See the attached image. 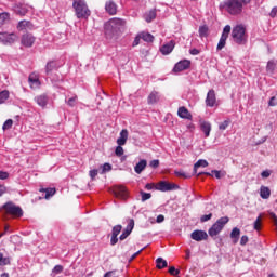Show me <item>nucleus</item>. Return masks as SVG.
<instances>
[{
	"label": "nucleus",
	"mask_w": 277,
	"mask_h": 277,
	"mask_svg": "<svg viewBox=\"0 0 277 277\" xmlns=\"http://www.w3.org/2000/svg\"><path fill=\"white\" fill-rule=\"evenodd\" d=\"M10 21V13L0 14V25H5V22Z\"/></svg>",
	"instance_id": "obj_43"
},
{
	"label": "nucleus",
	"mask_w": 277,
	"mask_h": 277,
	"mask_svg": "<svg viewBox=\"0 0 277 277\" xmlns=\"http://www.w3.org/2000/svg\"><path fill=\"white\" fill-rule=\"evenodd\" d=\"M155 187V184H153V183H147L146 185H145V189H147V190H150V189H153Z\"/></svg>",
	"instance_id": "obj_64"
},
{
	"label": "nucleus",
	"mask_w": 277,
	"mask_h": 277,
	"mask_svg": "<svg viewBox=\"0 0 277 277\" xmlns=\"http://www.w3.org/2000/svg\"><path fill=\"white\" fill-rule=\"evenodd\" d=\"M190 55H200V50L194 48L189 50Z\"/></svg>",
	"instance_id": "obj_62"
},
{
	"label": "nucleus",
	"mask_w": 277,
	"mask_h": 277,
	"mask_svg": "<svg viewBox=\"0 0 277 277\" xmlns=\"http://www.w3.org/2000/svg\"><path fill=\"white\" fill-rule=\"evenodd\" d=\"M159 101V92L153 91L148 97H147V103L148 105H155Z\"/></svg>",
	"instance_id": "obj_28"
},
{
	"label": "nucleus",
	"mask_w": 277,
	"mask_h": 277,
	"mask_svg": "<svg viewBox=\"0 0 277 277\" xmlns=\"http://www.w3.org/2000/svg\"><path fill=\"white\" fill-rule=\"evenodd\" d=\"M276 105H277L276 96L271 97V100L268 101V107H276Z\"/></svg>",
	"instance_id": "obj_52"
},
{
	"label": "nucleus",
	"mask_w": 277,
	"mask_h": 277,
	"mask_svg": "<svg viewBox=\"0 0 277 277\" xmlns=\"http://www.w3.org/2000/svg\"><path fill=\"white\" fill-rule=\"evenodd\" d=\"M174 47H175V43L173 40H171L170 42L163 44L160 48V52L162 53V55H170L172 51H174Z\"/></svg>",
	"instance_id": "obj_19"
},
{
	"label": "nucleus",
	"mask_w": 277,
	"mask_h": 277,
	"mask_svg": "<svg viewBox=\"0 0 277 277\" xmlns=\"http://www.w3.org/2000/svg\"><path fill=\"white\" fill-rule=\"evenodd\" d=\"M252 0H225L223 5L232 16H239L243 12L246 5H250Z\"/></svg>",
	"instance_id": "obj_1"
},
{
	"label": "nucleus",
	"mask_w": 277,
	"mask_h": 277,
	"mask_svg": "<svg viewBox=\"0 0 277 277\" xmlns=\"http://www.w3.org/2000/svg\"><path fill=\"white\" fill-rule=\"evenodd\" d=\"M133 228H135V221L133 219H130L128 221L127 227L123 229L122 234L119 236L120 241H124L131 233H133Z\"/></svg>",
	"instance_id": "obj_11"
},
{
	"label": "nucleus",
	"mask_w": 277,
	"mask_h": 277,
	"mask_svg": "<svg viewBox=\"0 0 277 277\" xmlns=\"http://www.w3.org/2000/svg\"><path fill=\"white\" fill-rule=\"evenodd\" d=\"M106 172H111V164L109 162H106L101 166L100 174H106Z\"/></svg>",
	"instance_id": "obj_38"
},
{
	"label": "nucleus",
	"mask_w": 277,
	"mask_h": 277,
	"mask_svg": "<svg viewBox=\"0 0 277 277\" xmlns=\"http://www.w3.org/2000/svg\"><path fill=\"white\" fill-rule=\"evenodd\" d=\"M239 235H241V229L238 227H234L230 233V238L234 239V243H237L239 241Z\"/></svg>",
	"instance_id": "obj_31"
},
{
	"label": "nucleus",
	"mask_w": 277,
	"mask_h": 277,
	"mask_svg": "<svg viewBox=\"0 0 277 277\" xmlns=\"http://www.w3.org/2000/svg\"><path fill=\"white\" fill-rule=\"evenodd\" d=\"M31 27H34V25L31 24V22L29 21H19L17 24V29L18 31H23L25 29H31Z\"/></svg>",
	"instance_id": "obj_27"
},
{
	"label": "nucleus",
	"mask_w": 277,
	"mask_h": 277,
	"mask_svg": "<svg viewBox=\"0 0 277 277\" xmlns=\"http://www.w3.org/2000/svg\"><path fill=\"white\" fill-rule=\"evenodd\" d=\"M13 124L14 121L12 119H8L2 126L3 131H8V129H11Z\"/></svg>",
	"instance_id": "obj_45"
},
{
	"label": "nucleus",
	"mask_w": 277,
	"mask_h": 277,
	"mask_svg": "<svg viewBox=\"0 0 277 277\" xmlns=\"http://www.w3.org/2000/svg\"><path fill=\"white\" fill-rule=\"evenodd\" d=\"M29 4H25L23 2H18L15 5H13V12H15V14H18L19 16H25L27 14V12H29Z\"/></svg>",
	"instance_id": "obj_13"
},
{
	"label": "nucleus",
	"mask_w": 277,
	"mask_h": 277,
	"mask_svg": "<svg viewBox=\"0 0 277 277\" xmlns=\"http://www.w3.org/2000/svg\"><path fill=\"white\" fill-rule=\"evenodd\" d=\"M11 260L10 258L3 256V253L0 252V267H3L5 265H10Z\"/></svg>",
	"instance_id": "obj_39"
},
{
	"label": "nucleus",
	"mask_w": 277,
	"mask_h": 277,
	"mask_svg": "<svg viewBox=\"0 0 277 277\" xmlns=\"http://www.w3.org/2000/svg\"><path fill=\"white\" fill-rule=\"evenodd\" d=\"M36 42V38L34 35L26 32L22 36L21 44L22 47H25L26 49H31Z\"/></svg>",
	"instance_id": "obj_9"
},
{
	"label": "nucleus",
	"mask_w": 277,
	"mask_h": 277,
	"mask_svg": "<svg viewBox=\"0 0 277 277\" xmlns=\"http://www.w3.org/2000/svg\"><path fill=\"white\" fill-rule=\"evenodd\" d=\"M166 221V216H163V214H160L157 216L156 222L157 224H161V222Z\"/></svg>",
	"instance_id": "obj_61"
},
{
	"label": "nucleus",
	"mask_w": 277,
	"mask_h": 277,
	"mask_svg": "<svg viewBox=\"0 0 277 277\" xmlns=\"http://www.w3.org/2000/svg\"><path fill=\"white\" fill-rule=\"evenodd\" d=\"M123 25L124 21L120 18H113L106 25V34L110 30L114 36V34H118V31H120V27H122Z\"/></svg>",
	"instance_id": "obj_8"
},
{
	"label": "nucleus",
	"mask_w": 277,
	"mask_h": 277,
	"mask_svg": "<svg viewBox=\"0 0 277 277\" xmlns=\"http://www.w3.org/2000/svg\"><path fill=\"white\" fill-rule=\"evenodd\" d=\"M66 103L69 107H75L77 105V96L70 97Z\"/></svg>",
	"instance_id": "obj_49"
},
{
	"label": "nucleus",
	"mask_w": 277,
	"mask_h": 277,
	"mask_svg": "<svg viewBox=\"0 0 277 277\" xmlns=\"http://www.w3.org/2000/svg\"><path fill=\"white\" fill-rule=\"evenodd\" d=\"M228 216H222L220 217L212 226L211 228L208 230V234L210 235V237H217V235H220V233H222L224 226H226V224H228Z\"/></svg>",
	"instance_id": "obj_4"
},
{
	"label": "nucleus",
	"mask_w": 277,
	"mask_h": 277,
	"mask_svg": "<svg viewBox=\"0 0 277 277\" xmlns=\"http://www.w3.org/2000/svg\"><path fill=\"white\" fill-rule=\"evenodd\" d=\"M150 198H153V195L150 193H145L144 190H141L142 202H146V200H150Z\"/></svg>",
	"instance_id": "obj_42"
},
{
	"label": "nucleus",
	"mask_w": 277,
	"mask_h": 277,
	"mask_svg": "<svg viewBox=\"0 0 277 277\" xmlns=\"http://www.w3.org/2000/svg\"><path fill=\"white\" fill-rule=\"evenodd\" d=\"M28 83L31 90H39V88L42 85V82H40V76H38L36 72L29 75Z\"/></svg>",
	"instance_id": "obj_10"
},
{
	"label": "nucleus",
	"mask_w": 277,
	"mask_h": 277,
	"mask_svg": "<svg viewBox=\"0 0 277 277\" xmlns=\"http://www.w3.org/2000/svg\"><path fill=\"white\" fill-rule=\"evenodd\" d=\"M156 267L158 269H164V267H168V261L163 260V258H158L156 260Z\"/></svg>",
	"instance_id": "obj_34"
},
{
	"label": "nucleus",
	"mask_w": 277,
	"mask_h": 277,
	"mask_svg": "<svg viewBox=\"0 0 277 277\" xmlns=\"http://www.w3.org/2000/svg\"><path fill=\"white\" fill-rule=\"evenodd\" d=\"M55 188H45L44 193H45V200H49V198L55 196Z\"/></svg>",
	"instance_id": "obj_41"
},
{
	"label": "nucleus",
	"mask_w": 277,
	"mask_h": 277,
	"mask_svg": "<svg viewBox=\"0 0 277 277\" xmlns=\"http://www.w3.org/2000/svg\"><path fill=\"white\" fill-rule=\"evenodd\" d=\"M261 176H262V179H269V176H272V171H269V170H264V171L261 173Z\"/></svg>",
	"instance_id": "obj_53"
},
{
	"label": "nucleus",
	"mask_w": 277,
	"mask_h": 277,
	"mask_svg": "<svg viewBox=\"0 0 277 277\" xmlns=\"http://www.w3.org/2000/svg\"><path fill=\"white\" fill-rule=\"evenodd\" d=\"M249 239L248 236H242L240 239V246H246V243H248Z\"/></svg>",
	"instance_id": "obj_60"
},
{
	"label": "nucleus",
	"mask_w": 277,
	"mask_h": 277,
	"mask_svg": "<svg viewBox=\"0 0 277 277\" xmlns=\"http://www.w3.org/2000/svg\"><path fill=\"white\" fill-rule=\"evenodd\" d=\"M271 18H276L277 16V6H274L269 13Z\"/></svg>",
	"instance_id": "obj_59"
},
{
	"label": "nucleus",
	"mask_w": 277,
	"mask_h": 277,
	"mask_svg": "<svg viewBox=\"0 0 277 277\" xmlns=\"http://www.w3.org/2000/svg\"><path fill=\"white\" fill-rule=\"evenodd\" d=\"M277 61L271 60L267 62L266 65V72H271V75H274V70H276Z\"/></svg>",
	"instance_id": "obj_30"
},
{
	"label": "nucleus",
	"mask_w": 277,
	"mask_h": 277,
	"mask_svg": "<svg viewBox=\"0 0 277 277\" xmlns=\"http://www.w3.org/2000/svg\"><path fill=\"white\" fill-rule=\"evenodd\" d=\"M215 103H217V97H215V90H209L206 97L207 107H215Z\"/></svg>",
	"instance_id": "obj_16"
},
{
	"label": "nucleus",
	"mask_w": 277,
	"mask_h": 277,
	"mask_svg": "<svg viewBox=\"0 0 277 277\" xmlns=\"http://www.w3.org/2000/svg\"><path fill=\"white\" fill-rule=\"evenodd\" d=\"M169 274H171V276H179V274H181V271L176 269V267L171 266L169 268Z\"/></svg>",
	"instance_id": "obj_50"
},
{
	"label": "nucleus",
	"mask_w": 277,
	"mask_h": 277,
	"mask_svg": "<svg viewBox=\"0 0 277 277\" xmlns=\"http://www.w3.org/2000/svg\"><path fill=\"white\" fill-rule=\"evenodd\" d=\"M141 40L144 42H154L155 37L150 32H141Z\"/></svg>",
	"instance_id": "obj_33"
},
{
	"label": "nucleus",
	"mask_w": 277,
	"mask_h": 277,
	"mask_svg": "<svg viewBox=\"0 0 277 277\" xmlns=\"http://www.w3.org/2000/svg\"><path fill=\"white\" fill-rule=\"evenodd\" d=\"M155 18H157V11L155 10L149 11L145 16L146 23H153Z\"/></svg>",
	"instance_id": "obj_35"
},
{
	"label": "nucleus",
	"mask_w": 277,
	"mask_h": 277,
	"mask_svg": "<svg viewBox=\"0 0 277 277\" xmlns=\"http://www.w3.org/2000/svg\"><path fill=\"white\" fill-rule=\"evenodd\" d=\"M64 272V266L62 265H55L52 269V274H62Z\"/></svg>",
	"instance_id": "obj_48"
},
{
	"label": "nucleus",
	"mask_w": 277,
	"mask_h": 277,
	"mask_svg": "<svg viewBox=\"0 0 277 277\" xmlns=\"http://www.w3.org/2000/svg\"><path fill=\"white\" fill-rule=\"evenodd\" d=\"M116 157H122L124 155V148H122V145H118L115 149Z\"/></svg>",
	"instance_id": "obj_44"
},
{
	"label": "nucleus",
	"mask_w": 277,
	"mask_h": 277,
	"mask_svg": "<svg viewBox=\"0 0 277 277\" xmlns=\"http://www.w3.org/2000/svg\"><path fill=\"white\" fill-rule=\"evenodd\" d=\"M253 228L254 230H261V214L254 221Z\"/></svg>",
	"instance_id": "obj_47"
},
{
	"label": "nucleus",
	"mask_w": 277,
	"mask_h": 277,
	"mask_svg": "<svg viewBox=\"0 0 277 277\" xmlns=\"http://www.w3.org/2000/svg\"><path fill=\"white\" fill-rule=\"evenodd\" d=\"M122 233V225H115L111 230L110 246L118 243V235Z\"/></svg>",
	"instance_id": "obj_15"
},
{
	"label": "nucleus",
	"mask_w": 277,
	"mask_h": 277,
	"mask_svg": "<svg viewBox=\"0 0 277 277\" xmlns=\"http://www.w3.org/2000/svg\"><path fill=\"white\" fill-rule=\"evenodd\" d=\"M209 235L205 230L196 229L190 234V238L194 239V241H205Z\"/></svg>",
	"instance_id": "obj_17"
},
{
	"label": "nucleus",
	"mask_w": 277,
	"mask_h": 277,
	"mask_svg": "<svg viewBox=\"0 0 277 277\" xmlns=\"http://www.w3.org/2000/svg\"><path fill=\"white\" fill-rule=\"evenodd\" d=\"M129 140V131L127 129L121 130L120 137L117 138L118 146H124Z\"/></svg>",
	"instance_id": "obj_21"
},
{
	"label": "nucleus",
	"mask_w": 277,
	"mask_h": 277,
	"mask_svg": "<svg viewBox=\"0 0 277 277\" xmlns=\"http://www.w3.org/2000/svg\"><path fill=\"white\" fill-rule=\"evenodd\" d=\"M230 25H226L224 28H223V32H222V37H225V38H228V36H230Z\"/></svg>",
	"instance_id": "obj_46"
},
{
	"label": "nucleus",
	"mask_w": 277,
	"mask_h": 277,
	"mask_svg": "<svg viewBox=\"0 0 277 277\" xmlns=\"http://www.w3.org/2000/svg\"><path fill=\"white\" fill-rule=\"evenodd\" d=\"M105 10L110 16H114L118 12V5L113 0H109L105 4Z\"/></svg>",
	"instance_id": "obj_20"
},
{
	"label": "nucleus",
	"mask_w": 277,
	"mask_h": 277,
	"mask_svg": "<svg viewBox=\"0 0 277 277\" xmlns=\"http://www.w3.org/2000/svg\"><path fill=\"white\" fill-rule=\"evenodd\" d=\"M209 166V162L205 159H199L195 164H194V173L198 174V168H207Z\"/></svg>",
	"instance_id": "obj_29"
},
{
	"label": "nucleus",
	"mask_w": 277,
	"mask_h": 277,
	"mask_svg": "<svg viewBox=\"0 0 277 277\" xmlns=\"http://www.w3.org/2000/svg\"><path fill=\"white\" fill-rule=\"evenodd\" d=\"M146 166H148V161H146V159L140 160L136 163V166L134 167V172L136 174H142V172H144V170H146Z\"/></svg>",
	"instance_id": "obj_24"
},
{
	"label": "nucleus",
	"mask_w": 277,
	"mask_h": 277,
	"mask_svg": "<svg viewBox=\"0 0 277 277\" xmlns=\"http://www.w3.org/2000/svg\"><path fill=\"white\" fill-rule=\"evenodd\" d=\"M3 209L6 211L9 215H13L14 217H23V208L16 206L12 201L6 202L3 206Z\"/></svg>",
	"instance_id": "obj_5"
},
{
	"label": "nucleus",
	"mask_w": 277,
	"mask_h": 277,
	"mask_svg": "<svg viewBox=\"0 0 277 277\" xmlns=\"http://www.w3.org/2000/svg\"><path fill=\"white\" fill-rule=\"evenodd\" d=\"M96 176H98V170L93 169L90 171V177L92 179V181H94V179H96Z\"/></svg>",
	"instance_id": "obj_55"
},
{
	"label": "nucleus",
	"mask_w": 277,
	"mask_h": 277,
	"mask_svg": "<svg viewBox=\"0 0 277 277\" xmlns=\"http://www.w3.org/2000/svg\"><path fill=\"white\" fill-rule=\"evenodd\" d=\"M201 131L205 133L206 137H209L211 135V122L209 121H202L200 123Z\"/></svg>",
	"instance_id": "obj_26"
},
{
	"label": "nucleus",
	"mask_w": 277,
	"mask_h": 277,
	"mask_svg": "<svg viewBox=\"0 0 277 277\" xmlns=\"http://www.w3.org/2000/svg\"><path fill=\"white\" fill-rule=\"evenodd\" d=\"M190 66H192V61L182 60L174 65L173 72H183V70H188Z\"/></svg>",
	"instance_id": "obj_12"
},
{
	"label": "nucleus",
	"mask_w": 277,
	"mask_h": 277,
	"mask_svg": "<svg viewBox=\"0 0 277 277\" xmlns=\"http://www.w3.org/2000/svg\"><path fill=\"white\" fill-rule=\"evenodd\" d=\"M114 195L116 198H121V200H127L129 198V190L124 186H116L114 188Z\"/></svg>",
	"instance_id": "obj_14"
},
{
	"label": "nucleus",
	"mask_w": 277,
	"mask_h": 277,
	"mask_svg": "<svg viewBox=\"0 0 277 277\" xmlns=\"http://www.w3.org/2000/svg\"><path fill=\"white\" fill-rule=\"evenodd\" d=\"M226 40H228V38L221 36L217 47H216V51H222V49H224V47H226Z\"/></svg>",
	"instance_id": "obj_37"
},
{
	"label": "nucleus",
	"mask_w": 277,
	"mask_h": 277,
	"mask_svg": "<svg viewBox=\"0 0 277 277\" xmlns=\"http://www.w3.org/2000/svg\"><path fill=\"white\" fill-rule=\"evenodd\" d=\"M8 179H10V173L5 171H0V181H5Z\"/></svg>",
	"instance_id": "obj_51"
},
{
	"label": "nucleus",
	"mask_w": 277,
	"mask_h": 277,
	"mask_svg": "<svg viewBox=\"0 0 277 277\" xmlns=\"http://www.w3.org/2000/svg\"><path fill=\"white\" fill-rule=\"evenodd\" d=\"M229 126H230V119H226L225 121L219 124V129L220 131H226V129H228Z\"/></svg>",
	"instance_id": "obj_40"
},
{
	"label": "nucleus",
	"mask_w": 277,
	"mask_h": 277,
	"mask_svg": "<svg viewBox=\"0 0 277 277\" xmlns=\"http://www.w3.org/2000/svg\"><path fill=\"white\" fill-rule=\"evenodd\" d=\"M211 217H213V214H205L201 216L200 221L201 222H209V220H211Z\"/></svg>",
	"instance_id": "obj_56"
},
{
	"label": "nucleus",
	"mask_w": 277,
	"mask_h": 277,
	"mask_svg": "<svg viewBox=\"0 0 277 277\" xmlns=\"http://www.w3.org/2000/svg\"><path fill=\"white\" fill-rule=\"evenodd\" d=\"M72 8L75 10V14L77 18H90V15L92 12L88 8V3L85 0H74L72 1Z\"/></svg>",
	"instance_id": "obj_3"
},
{
	"label": "nucleus",
	"mask_w": 277,
	"mask_h": 277,
	"mask_svg": "<svg viewBox=\"0 0 277 277\" xmlns=\"http://www.w3.org/2000/svg\"><path fill=\"white\" fill-rule=\"evenodd\" d=\"M142 40V36L138 34L132 43V47H137L140 44V41Z\"/></svg>",
	"instance_id": "obj_54"
},
{
	"label": "nucleus",
	"mask_w": 277,
	"mask_h": 277,
	"mask_svg": "<svg viewBox=\"0 0 277 277\" xmlns=\"http://www.w3.org/2000/svg\"><path fill=\"white\" fill-rule=\"evenodd\" d=\"M232 40L235 44L240 47L248 43V32L246 31V26L243 24H237L232 29Z\"/></svg>",
	"instance_id": "obj_2"
},
{
	"label": "nucleus",
	"mask_w": 277,
	"mask_h": 277,
	"mask_svg": "<svg viewBox=\"0 0 277 277\" xmlns=\"http://www.w3.org/2000/svg\"><path fill=\"white\" fill-rule=\"evenodd\" d=\"M35 102L37 103V105H39V107H42V109H44V107H47V105H49V95L47 94H41V95H37L35 97Z\"/></svg>",
	"instance_id": "obj_18"
},
{
	"label": "nucleus",
	"mask_w": 277,
	"mask_h": 277,
	"mask_svg": "<svg viewBox=\"0 0 277 277\" xmlns=\"http://www.w3.org/2000/svg\"><path fill=\"white\" fill-rule=\"evenodd\" d=\"M150 168L156 169L159 166V159L151 160L149 162Z\"/></svg>",
	"instance_id": "obj_58"
},
{
	"label": "nucleus",
	"mask_w": 277,
	"mask_h": 277,
	"mask_svg": "<svg viewBox=\"0 0 277 277\" xmlns=\"http://www.w3.org/2000/svg\"><path fill=\"white\" fill-rule=\"evenodd\" d=\"M57 68H60V65L57 64V62L56 61H50L45 65V74L49 77V76H51V72H53V70H57Z\"/></svg>",
	"instance_id": "obj_22"
},
{
	"label": "nucleus",
	"mask_w": 277,
	"mask_h": 277,
	"mask_svg": "<svg viewBox=\"0 0 277 277\" xmlns=\"http://www.w3.org/2000/svg\"><path fill=\"white\" fill-rule=\"evenodd\" d=\"M5 192H8V188L3 185H0V196H3V194H5Z\"/></svg>",
	"instance_id": "obj_63"
},
{
	"label": "nucleus",
	"mask_w": 277,
	"mask_h": 277,
	"mask_svg": "<svg viewBox=\"0 0 277 277\" xmlns=\"http://www.w3.org/2000/svg\"><path fill=\"white\" fill-rule=\"evenodd\" d=\"M269 196H272V190L267 186L260 187V197L263 200H268Z\"/></svg>",
	"instance_id": "obj_25"
},
{
	"label": "nucleus",
	"mask_w": 277,
	"mask_h": 277,
	"mask_svg": "<svg viewBox=\"0 0 277 277\" xmlns=\"http://www.w3.org/2000/svg\"><path fill=\"white\" fill-rule=\"evenodd\" d=\"M18 40V35L15 32H0V44H4V47H11Z\"/></svg>",
	"instance_id": "obj_6"
},
{
	"label": "nucleus",
	"mask_w": 277,
	"mask_h": 277,
	"mask_svg": "<svg viewBox=\"0 0 277 277\" xmlns=\"http://www.w3.org/2000/svg\"><path fill=\"white\" fill-rule=\"evenodd\" d=\"M155 189H157L158 192H176V189H181V186L175 183L161 181L156 185Z\"/></svg>",
	"instance_id": "obj_7"
},
{
	"label": "nucleus",
	"mask_w": 277,
	"mask_h": 277,
	"mask_svg": "<svg viewBox=\"0 0 277 277\" xmlns=\"http://www.w3.org/2000/svg\"><path fill=\"white\" fill-rule=\"evenodd\" d=\"M199 38H209V26L202 25L199 27Z\"/></svg>",
	"instance_id": "obj_32"
},
{
	"label": "nucleus",
	"mask_w": 277,
	"mask_h": 277,
	"mask_svg": "<svg viewBox=\"0 0 277 277\" xmlns=\"http://www.w3.org/2000/svg\"><path fill=\"white\" fill-rule=\"evenodd\" d=\"M8 98H10V91L8 90H3L0 92V105H3V103H5V101H8Z\"/></svg>",
	"instance_id": "obj_36"
},
{
	"label": "nucleus",
	"mask_w": 277,
	"mask_h": 277,
	"mask_svg": "<svg viewBox=\"0 0 277 277\" xmlns=\"http://www.w3.org/2000/svg\"><path fill=\"white\" fill-rule=\"evenodd\" d=\"M176 176H183L184 179H189V175H187L184 171H175Z\"/></svg>",
	"instance_id": "obj_57"
},
{
	"label": "nucleus",
	"mask_w": 277,
	"mask_h": 277,
	"mask_svg": "<svg viewBox=\"0 0 277 277\" xmlns=\"http://www.w3.org/2000/svg\"><path fill=\"white\" fill-rule=\"evenodd\" d=\"M177 116H180V118H183L184 120H192V114L185 106L179 108Z\"/></svg>",
	"instance_id": "obj_23"
}]
</instances>
